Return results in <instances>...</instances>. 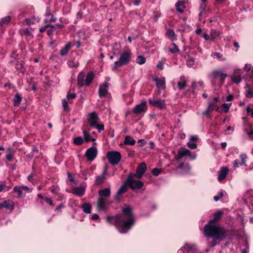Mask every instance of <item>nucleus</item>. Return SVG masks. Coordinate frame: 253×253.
Returning a JSON list of instances; mask_svg holds the SVG:
<instances>
[{
	"label": "nucleus",
	"instance_id": "1",
	"mask_svg": "<svg viewBox=\"0 0 253 253\" xmlns=\"http://www.w3.org/2000/svg\"><path fill=\"white\" fill-rule=\"evenodd\" d=\"M222 214L221 211L215 213L213 218L204 227V235L208 237L213 238L215 241H223L225 238L226 230L220 226L215 225V222L221 218Z\"/></svg>",
	"mask_w": 253,
	"mask_h": 253
},
{
	"label": "nucleus",
	"instance_id": "2",
	"mask_svg": "<svg viewBox=\"0 0 253 253\" xmlns=\"http://www.w3.org/2000/svg\"><path fill=\"white\" fill-rule=\"evenodd\" d=\"M106 221L110 224H114L121 233L126 232V208L123 210V213L116 216H108Z\"/></svg>",
	"mask_w": 253,
	"mask_h": 253
},
{
	"label": "nucleus",
	"instance_id": "3",
	"mask_svg": "<svg viewBox=\"0 0 253 253\" xmlns=\"http://www.w3.org/2000/svg\"><path fill=\"white\" fill-rule=\"evenodd\" d=\"M227 76V74L221 69H215L211 73L212 82L217 83L219 85L223 84Z\"/></svg>",
	"mask_w": 253,
	"mask_h": 253
},
{
	"label": "nucleus",
	"instance_id": "4",
	"mask_svg": "<svg viewBox=\"0 0 253 253\" xmlns=\"http://www.w3.org/2000/svg\"><path fill=\"white\" fill-rule=\"evenodd\" d=\"M94 79V74L92 72L87 73L86 75L81 72L78 76V84L81 86H89Z\"/></svg>",
	"mask_w": 253,
	"mask_h": 253
},
{
	"label": "nucleus",
	"instance_id": "5",
	"mask_svg": "<svg viewBox=\"0 0 253 253\" xmlns=\"http://www.w3.org/2000/svg\"><path fill=\"white\" fill-rule=\"evenodd\" d=\"M126 192V180L124 181L122 185L119 188L116 193L114 196L116 202H121L124 198V195Z\"/></svg>",
	"mask_w": 253,
	"mask_h": 253
},
{
	"label": "nucleus",
	"instance_id": "6",
	"mask_svg": "<svg viewBox=\"0 0 253 253\" xmlns=\"http://www.w3.org/2000/svg\"><path fill=\"white\" fill-rule=\"evenodd\" d=\"M106 157L109 162L113 165H117L121 159V155L118 151H110L107 153Z\"/></svg>",
	"mask_w": 253,
	"mask_h": 253
},
{
	"label": "nucleus",
	"instance_id": "7",
	"mask_svg": "<svg viewBox=\"0 0 253 253\" xmlns=\"http://www.w3.org/2000/svg\"><path fill=\"white\" fill-rule=\"evenodd\" d=\"M143 185L144 183L142 181L134 179L130 175L127 176V186L132 190H139L143 186Z\"/></svg>",
	"mask_w": 253,
	"mask_h": 253
},
{
	"label": "nucleus",
	"instance_id": "8",
	"mask_svg": "<svg viewBox=\"0 0 253 253\" xmlns=\"http://www.w3.org/2000/svg\"><path fill=\"white\" fill-rule=\"evenodd\" d=\"M185 156H188L193 159H195L196 157L195 154H192L189 150L181 148L179 149L177 156L175 157V159L176 161H180L181 158Z\"/></svg>",
	"mask_w": 253,
	"mask_h": 253
},
{
	"label": "nucleus",
	"instance_id": "9",
	"mask_svg": "<svg viewBox=\"0 0 253 253\" xmlns=\"http://www.w3.org/2000/svg\"><path fill=\"white\" fill-rule=\"evenodd\" d=\"M149 103L150 104L152 105L153 106L159 108L160 109H162L164 108L166 106L165 101V100L159 99H154L151 98H149L148 99Z\"/></svg>",
	"mask_w": 253,
	"mask_h": 253
},
{
	"label": "nucleus",
	"instance_id": "10",
	"mask_svg": "<svg viewBox=\"0 0 253 253\" xmlns=\"http://www.w3.org/2000/svg\"><path fill=\"white\" fill-rule=\"evenodd\" d=\"M147 166L144 162L141 163L137 167L134 176L139 179L141 178L147 170Z\"/></svg>",
	"mask_w": 253,
	"mask_h": 253
},
{
	"label": "nucleus",
	"instance_id": "11",
	"mask_svg": "<svg viewBox=\"0 0 253 253\" xmlns=\"http://www.w3.org/2000/svg\"><path fill=\"white\" fill-rule=\"evenodd\" d=\"M191 167L188 163H181L176 169V172L178 174H187L190 170Z\"/></svg>",
	"mask_w": 253,
	"mask_h": 253
},
{
	"label": "nucleus",
	"instance_id": "12",
	"mask_svg": "<svg viewBox=\"0 0 253 253\" xmlns=\"http://www.w3.org/2000/svg\"><path fill=\"white\" fill-rule=\"evenodd\" d=\"M153 80L156 82V85L158 88V94H160L161 90L164 89L165 87L166 80L164 77H155Z\"/></svg>",
	"mask_w": 253,
	"mask_h": 253
},
{
	"label": "nucleus",
	"instance_id": "13",
	"mask_svg": "<svg viewBox=\"0 0 253 253\" xmlns=\"http://www.w3.org/2000/svg\"><path fill=\"white\" fill-rule=\"evenodd\" d=\"M99 118L96 112H93L89 114L87 122L90 127H94L97 124Z\"/></svg>",
	"mask_w": 253,
	"mask_h": 253
},
{
	"label": "nucleus",
	"instance_id": "14",
	"mask_svg": "<svg viewBox=\"0 0 253 253\" xmlns=\"http://www.w3.org/2000/svg\"><path fill=\"white\" fill-rule=\"evenodd\" d=\"M135 218L133 214L131 208L127 206V230L129 229L134 224Z\"/></svg>",
	"mask_w": 253,
	"mask_h": 253
},
{
	"label": "nucleus",
	"instance_id": "15",
	"mask_svg": "<svg viewBox=\"0 0 253 253\" xmlns=\"http://www.w3.org/2000/svg\"><path fill=\"white\" fill-rule=\"evenodd\" d=\"M97 154V150L95 147L92 146L87 149L85 152V156L88 160L90 161H93Z\"/></svg>",
	"mask_w": 253,
	"mask_h": 253
},
{
	"label": "nucleus",
	"instance_id": "16",
	"mask_svg": "<svg viewBox=\"0 0 253 253\" xmlns=\"http://www.w3.org/2000/svg\"><path fill=\"white\" fill-rule=\"evenodd\" d=\"M109 86L108 82H105L99 86L98 94L100 98L105 97L108 94V89Z\"/></svg>",
	"mask_w": 253,
	"mask_h": 253
},
{
	"label": "nucleus",
	"instance_id": "17",
	"mask_svg": "<svg viewBox=\"0 0 253 253\" xmlns=\"http://www.w3.org/2000/svg\"><path fill=\"white\" fill-rule=\"evenodd\" d=\"M108 200L104 198L100 197L97 202V209L99 211H104L107 209Z\"/></svg>",
	"mask_w": 253,
	"mask_h": 253
},
{
	"label": "nucleus",
	"instance_id": "18",
	"mask_svg": "<svg viewBox=\"0 0 253 253\" xmlns=\"http://www.w3.org/2000/svg\"><path fill=\"white\" fill-rule=\"evenodd\" d=\"M126 63V52H124L121 55L120 59L115 62V65L113 67V70H116L118 68L121 67L123 64Z\"/></svg>",
	"mask_w": 253,
	"mask_h": 253
},
{
	"label": "nucleus",
	"instance_id": "19",
	"mask_svg": "<svg viewBox=\"0 0 253 253\" xmlns=\"http://www.w3.org/2000/svg\"><path fill=\"white\" fill-rule=\"evenodd\" d=\"M240 158L241 159V162L238 163V161L236 160L233 162V167L234 168H237L239 166H246V160L248 158L247 155L245 153H242L240 155Z\"/></svg>",
	"mask_w": 253,
	"mask_h": 253
},
{
	"label": "nucleus",
	"instance_id": "20",
	"mask_svg": "<svg viewBox=\"0 0 253 253\" xmlns=\"http://www.w3.org/2000/svg\"><path fill=\"white\" fill-rule=\"evenodd\" d=\"M106 174L107 169H105L101 175H97L95 177L94 184L96 186H99L101 185L104 182Z\"/></svg>",
	"mask_w": 253,
	"mask_h": 253
},
{
	"label": "nucleus",
	"instance_id": "21",
	"mask_svg": "<svg viewBox=\"0 0 253 253\" xmlns=\"http://www.w3.org/2000/svg\"><path fill=\"white\" fill-rule=\"evenodd\" d=\"M146 102L144 101L137 105L133 109V111L136 114H140L146 111Z\"/></svg>",
	"mask_w": 253,
	"mask_h": 253
},
{
	"label": "nucleus",
	"instance_id": "22",
	"mask_svg": "<svg viewBox=\"0 0 253 253\" xmlns=\"http://www.w3.org/2000/svg\"><path fill=\"white\" fill-rule=\"evenodd\" d=\"M14 204L12 201L8 200L4 201L3 202L0 203V209L3 208L8 209L9 210H12L13 209Z\"/></svg>",
	"mask_w": 253,
	"mask_h": 253
},
{
	"label": "nucleus",
	"instance_id": "23",
	"mask_svg": "<svg viewBox=\"0 0 253 253\" xmlns=\"http://www.w3.org/2000/svg\"><path fill=\"white\" fill-rule=\"evenodd\" d=\"M228 173V169L227 168H226V167L222 168L219 172V174H218V180L219 181H222L223 179H224L225 178Z\"/></svg>",
	"mask_w": 253,
	"mask_h": 253
},
{
	"label": "nucleus",
	"instance_id": "24",
	"mask_svg": "<svg viewBox=\"0 0 253 253\" xmlns=\"http://www.w3.org/2000/svg\"><path fill=\"white\" fill-rule=\"evenodd\" d=\"M85 192V188L83 186H78L73 189L72 193L78 196H82Z\"/></svg>",
	"mask_w": 253,
	"mask_h": 253
},
{
	"label": "nucleus",
	"instance_id": "25",
	"mask_svg": "<svg viewBox=\"0 0 253 253\" xmlns=\"http://www.w3.org/2000/svg\"><path fill=\"white\" fill-rule=\"evenodd\" d=\"M98 195L102 198L109 197L111 195V190L110 188H105L98 191Z\"/></svg>",
	"mask_w": 253,
	"mask_h": 253
},
{
	"label": "nucleus",
	"instance_id": "26",
	"mask_svg": "<svg viewBox=\"0 0 253 253\" xmlns=\"http://www.w3.org/2000/svg\"><path fill=\"white\" fill-rule=\"evenodd\" d=\"M83 134L84 141L86 142L94 141L96 139L95 137L91 135V133H88L86 130H84Z\"/></svg>",
	"mask_w": 253,
	"mask_h": 253
},
{
	"label": "nucleus",
	"instance_id": "27",
	"mask_svg": "<svg viewBox=\"0 0 253 253\" xmlns=\"http://www.w3.org/2000/svg\"><path fill=\"white\" fill-rule=\"evenodd\" d=\"M71 47V44L70 42L66 44L60 50L59 52L60 55L61 56H65L66 55L67 53L68 52L69 49H70Z\"/></svg>",
	"mask_w": 253,
	"mask_h": 253
},
{
	"label": "nucleus",
	"instance_id": "28",
	"mask_svg": "<svg viewBox=\"0 0 253 253\" xmlns=\"http://www.w3.org/2000/svg\"><path fill=\"white\" fill-rule=\"evenodd\" d=\"M68 65L72 68H77L79 65V61L78 58H74L68 62Z\"/></svg>",
	"mask_w": 253,
	"mask_h": 253
},
{
	"label": "nucleus",
	"instance_id": "29",
	"mask_svg": "<svg viewBox=\"0 0 253 253\" xmlns=\"http://www.w3.org/2000/svg\"><path fill=\"white\" fill-rule=\"evenodd\" d=\"M169 51L174 54L178 52L179 49L175 43H171L169 47Z\"/></svg>",
	"mask_w": 253,
	"mask_h": 253
},
{
	"label": "nucleus",
	"instance_id": "30",
	"mask_svg": "<svg viewBox=\"0 0 253 253\" xmlns=\"http://www.w3.org/2000/svg\"><path fill=\"white\" fill-rule=\"evenodd\" d=\"M166 36L169 38L171 41H174L176 39V37L175 32L173 30L169 29L166 33Z\"/></svg>",
	"mask_w": 253,
	"mask_h": 253
},
{
	"label": "nucleus",
	"instance_id": "31",
	"mask_svg": "<svg viewBox=\"0 0 253 253\" xmlns=\"http://www.w3.org/2000/svg\"><path fill=\"white\" fill-rule=\"evenodd\" d=\"M207 5V0H201L200 5L199 7V10H200V15L205 11Z\"/></svg>",
	"mask_w": 253,
	"mask_h": 253
},
{
	"label": "nucleus",
	"instance_id": "32",
	"mask_svg": "<svg viewBox=\"0 0 253 253\" xmlns=\"http://www.w3.org/2000/svg\"><path fill=\"white\" fill-rule=\"evenodd\" d=\"M226 195V192L225 191L223 190H220L217 195L216 196H214L213 197V200L217 202L219 201V200L221 199V198L224 197Z\"/></svg>",
	"mask_w": 253,
	"mask_h": 253
},
{
	"label": "nucleus",
	"instance_id": "33",
	"mask_svg": "<svg viewBox=\"0 0 253 253\" xmlns=\"http://www.w3.org/2000/svg\"><path fill=\"white\" fill-rule=\"evenodd\" d=\"M213 110L218 111V108L216 109H214L213 108L211 107V106H208L207 110L203 112V115L205 116H207L208 117H210L211 114Z\"/></svg>",
	"mask_w": 253,
	"mask_h": 253
},
{
	"label": "nucleus",
	"instance_id": "34",
	"mask_svg": "<svg viewBox=\"0 0 253 253\" xmlns=\"http://www.w3.org/2000/svg\"><path fill=\"white\" fill-rule=\"evenodd\" d=\"M7 153V154L6 155V158L8 161L10 162L13 157L14 151L11 148H8Z\"/></svg>",
	"mask_w": 253,
	"mask_h": 253
},
{
	"label": "nucleus",
	"instance_id": "35",
	"mask_svg": "<svg viewBox=\"0 0 253 253\" xmlns=\"http://www.w3.org/2000/svg\"><path fill=\"white\" fill-rule=\"evenodd\" d=\"M22 98L19 94H16L13 99L14 105L18 106L21 101Z\"/></svg>",
	"mask_w": 253,
	"mask_h": 253
},
{
	"label": "nucleus",
	"instance_id": "36",
	"mask_svg": "<svg viewBox=\"0 0 253 253\" xmlns=\"http://www.w3.org/2000/svg\"><path fill=\"white\" fill-rule=\"evenodd\" d=\"M82 207L83 211L85 213H90L91 206L89 204L84 203L82 205Z\"/></svg>",
	"mask_w": 253,
	"mask_h": 253
},
{
	"label": "nucleus",
	"instance_id": "37",
	"mask_svg": "<svg viewBox=\"0 0 253 253\" xmlns=\"http://www.w3.org/2000/svg\"><path fill=\"white\" fill-rule=\"evenodd\" d=\"M13 190L15 192L18 193V197L20 198H23L24 196V194L23 193V190L20 186H15L13 188Z\"/></svg>",
	"mask_w": 253,
	"mask_h": 253
},
{
	"label": "nucleus",
	"instance_id": "38",
	"mask_svg": "<svg viewBox=\"0 0 253 253\" xmlns=\"http://www.w3.org/2000/svg\"><path fill=\"white\" fill-rule=\"evenodd\" d=\"M74 143L77 145H80L82 144L84 142V138L81 136H78L74 138Z\"/></svg>",
	"mask_w": 253,
	"mask_h": 253
},
{
	"label": "nucleus",
	"instance_id": "39",
	"mask_svg": "<svg viewBox=\"0 0 253 253\" xmlns=\"http://www.w3.org/2000/svg\"><path fill=\"white\" fill-rule=\"evenodd\" d=\"M194 245L186 244L181 248V250L188 252L191 251L194 248Z\"/></svg>",
	"mask_w": 253,
	"mask_h": 253
},
{
	"label": "nucleus",
	"instance_id": "40",
	"mask_svg": "<svg viewBox=\"0 0 253 253\" xmlns=\"http://www.w3.org/2000/svg\"><path fill=\"white\" fill-rule=\"evenodd\" d=\"M211 56L216 57L217 59L222 61L226 60V58L223 57L222 55L217 52H213L211 54Z\"/></svg>",
	"mask_w": 253,
	"mask_h": 253
},
{
	"label": "nucleus",
	"instance_id": "41",
	"mask_svg": "<svg viewBox=\"0 0 253 253\" xmlns=\"http://www.w3.org/2000/svg\"><path fill=\"white\" fill-rule=\"evenodd\" d=\"M192 86L193 89H201L203 87V84L201 82H193Z\"/></svg>",
	"mask_w": 253,
	"mask_h": 253
},
{
	"label": "nucleus",
	"instance_id": "42",
	"mask_svg": "<svg viewBox=\"0 0 253 253\" xmlns=\"http://www.w3.org/2000/svg\"><path fill=\"white\" fill-rule=\"evenodd\" d=\"M245 88H247L246 90V96L248 97H253V88L247 85Z\"/></svg>",
	"mask_w": 253,
	"mask_h": 253
},
{
	"label": "nucleus",
	"instance_id": "43",
	"mask_svg": "<svg viewBox=\"0 0 253 253\" xmlns=\"http://www.w3.org/2000/svg\"><path fill=\"white\" fill-rule=\"evenodd\" d=\"M186 86V81L182 79H180V81L178 82V86L179 90H182L184 89L185 87Z\"/></svg>",
	"mask_w": 253,
	"mask_h": 253
},
{
	"label": "nucleus",
	"instance_id": "44",
	"mask_svg": "<svg viewBox=\"0 0 253 253\" xmlns=\"http://www.w3.org/2000/svg\"><path fill=\"white\" fill-rule=\"evenodd\" d=\"M210 36L211 39L214 40L219 36V33L215 30H211L210 33Z\"/></svg>",
	"mask_w": 253,
	"mask_h": 253
},
{
	"label": "nucleus",
	"instance_id": "45",
	"mask_svg": "<svg viewBox=\"0 0 253 253\" xmlns=\"http://www.w3.org/2000/svg\"><path fill=\"white\" fill-rule=\"evenodd\" d=\"M218 101V98L214 97L213 98V100L212 101L209 103L208 106H211V107L213 108L214 109H216L217 108H218L216 105V103Z\"/></svg>",
	"mask_w": 253,
	"mask_h": 253
},
{
	"label": "nucleus",
	"instance_id": "46",
	"mask_svg": "<svg viewBox=\"0 0 253 253\" xmlns=\"http://www.w3.org/2000/svg\"><path fill=\"white\" fill-rule=\"evenodd\" d=\"M23 64L22 62H18L15 65V68L19 71L20 72L23 73L24 72V70L23 69Z\"/></svg>",
	"mask_w": 253,
	"mask_h": 253
},
{
	"label": "nucleus",
	"instance_id": "47",
	"mask_svg": "<svg viewBox=\"0 0 253 253\" xmlns=\"http://www.w3.org/2000/svg\"><path fill=\"white\" fill-rule=\"evenodd\" d=\"M146 62V58L143 56H138L136 60V62L138 64H143Z\"/></svg>",
	"mask_w": 253,
	"mask_h": 253
},
{
	"label": "nucleus",
	"instance_id": "48",
	"mask_svg": "<svg viewBox=\"0 0 253 253\" xmlns=\"http://www.w3.org/2000/svg\"><path fill=\"white\" fill-rule=\"evenodd\" d=\"M195 59L193 57H189L186 62L187 65L189 67H192L194 65Z\"/></svg>",
	"mask_w": 253,
	"mask_h": 253
},
{
	"label": "nucleus",
	"instance_id": "49",
	"mask_svg": "<svg viewBox=\"0 0 253 253\" xmlns=\"http://www.w3.org/2000/svg\"><path fill=\"white\" fill-rule=\"evenodd\" d=\"M180 4H181V5L184 4V2H183L182 1H178L176 3L175 6L176 7V9H177V11H178L180 13H183L184 10L182 8H181L180 7Z\"/></svg>",
	"mask_w": 253,
	"mask_h": 253
},
{
	"label": "nucleus",
	"instance_id": "50",
	"mask_svg": "<svg viewBox=\"0 0 253 253\" xmlns=\"http://www.w3.org/2000/svg\"><path fill=\"white\" fill-rule=\"evenodd\" d=\"M231 106V103H223L221 105V108L223 110L224 112H227L230 108Z\"/></svg>",
	"mask_w": 253,
	"mask_h": 253
},
{
	"label": "nucleus",
	"instance_id": "51",
	"mask_svg": "<svg viewBox=\"0 0 253 253\" xmlns=\"http://www.w3.org/2000/svg\"><path fill=\"white\" fill-rule=\"evenodd\" d=\"M232 81L236 84H239L241 82V77L240 76H235L232 77Z\"/></svg>",
	"mask_w": 253,
	"mask_h": 253
},
{
	"label": "nucleus",
	"instance_id": "52",
	"mask_svg": "<svg viewBox=\"0 0 253 253\" xmlns=\"http://www.w3.org/2000/svg\"><path fill=\"white\" fill-rule=\"evenodd\" d=\"M11 17L9 16L4 17L1 19V24H7L10 22Z\"/></svg>",
	"mask_w": 253,
	"mask_h": 253
},
{
	"label": "nucleus",
	"instance_id": "53",
	"mask_svg": "<svg viewBox=\"0 0 253 253\" xmlns=\"http://www.w3.org/2000/svg\"><path fill=\"white\" fill-rule=\"evenodd\" d=\"M21 34L26 36H31L32 35L31 31L29 28H26L21 30Z\"/></svg>",
	"mask_w": 253,
	"mask_h": 253
},
{
	"label": "nucleus",
	"instance_id": "54",
	"mask_svg": "<svg viewBox=\"0 0 253 253\" xmlns=\"http://www.w3.org/2000/svg\"><path fill=\"white\" fill-rule=\"evenodd\" d=\"M68 104V102H67L66 99H64L62 100V105L65 111H68L69 110Z\"/></svg>",
	"mask_w": 253,
	"mask_h": 253
},
{
	"label": "nucleus",
	"instance_id": "55",
	"mask_svg": "<svg viewBox=\"0 0 253 253\" xmlns=\"http://www.w3.org/2000/svg\"><path fill=\"white\" fill-rule=\"evenodd\" d=\"M187 145L191 149H196L197 147L196 143L191 141H189L188 142Z\"/></svg>",
	"mask_w": 253,
	"mask_h": 253
},
{
	"label": "nucleus",
	"instance_id": "56",
	"mask_svg": "<svg viewBox=\"0 0 253 253\" xmlns=\"http://www.w3.org/2000/svg\"><path fill=\"white\" fill-rule=\"evenodd\" d=\"M135 143V141L132 137L127 136V145H133Z\"/></svg>",
	"mask_w": 253,
	"mask_h": 253
},
{
	"label": "nucleus",
	"instance_id": "57",
	"mask_svg": "<svg viewBox=\"0 0 253 253\" xmlns=\"http://www.w3.org/2000/svg\"><path fill=\"white\" fill-rule=\"evenodd\" d=\"M49 28H50V29H49L47 30V33L48 36H50L52 34L53 32L54 31V30L55 29V27L54 26L50 25V26H49Z\"/></svg>",
	"mask_w": 253,
	"mask_h": 253
},
{
	"label": "nucleus",
	"instance_id": "58",
	"mask_svg": "<svg viewBox=\"0 0 253 253\" xmlns=\"http://www.w3.org/2000/svg\"><path fill=\"white\" fill-rule=\"evenodd\" d=\"M161 172V169L157 168H155L153 169L152 173L155 176L159 175Z\"/></svg>",
	"mask_w": 253,
	"mask_h": 253
},
{
	"label": "nucleus",
	"instance_id": "59",
	"mask_svg": "<svg viewBox=\"0 0 253 253\" xmlns=\"http://www.w3.org/2000/svg\"><path fill=\"white\" fill-rule=\"evenodd\" d=\"M96 127L99 132H100L102 130L104 129V125L103 124H96L95 126H94Z\"/></svg>",
	"mask_w": 253,
	"mask_h": 253
},
{
	"label": "nucleus",
	"instance_id": "60",
	"mask_svg": "<svg viewBox=\"0 0 253 253\" xmlns=\"http://www.w3.org/2000/svg\"><path fill=\"white\" fill-rule=\"evenodd\" d=\"M76 97V95L75 93H68L66 98L67 100L72 99Z\"/></svg>",
	"mask_w": 253,
	"mask_h": 253
},
{
	"label": "nucleus",
	"instance_id": "61",
	"mask_svg": "<svg viewBox=\"0 0 253 253\" xmlns=\"http://www.w3.org/2000/svg\"><path fill=\"white\" fill-rule=\"evenodd\" d=\"M21 187V188L22 189V190L23 191H26V192H31L32 191L31 189H30L28 186H25V185H22V186H20Z\"/></svg>",
	"mask_w": 253,
	"mask_h": 253
},
{
	"label": "nucleus",
	"instance_id": "62",
	"mask_svg": "<svg viewBox=\"0 0 253 253\" xmlns=\"http://www.w3.org/2000/svg\"><path fill=\"white\" fill-rule=\"evenodd\" d=\"M82 130L83 132H84V130H86L88 133H91V129L86 125L82 126Z\"/></svg>",
	"mask_w": 253,
	"mask_h": 253
},
{
	"label": "nucleus",
	"instance_id": "63",
	"mask_svg": "<svg viewBox=\"0 0 253 253\" xmlns=\"http://www.w3.org/2000/svg\"><path fill=\"white\" fill-rule=\"evenodd\" d=\"M247 113L250 115L252 117H253V108H251L250 107L248 106L247 108Z\"/></svg>",
	"mask_w": 253,
	"mask_h": 253
},
{
	"label": "nucleus",
	"instance_id": "64",
	"mask_svg": "<svg viewBox=\"0 0 253 253\" xmlns=\"http://www.w3.org/2000/svg\"><path fill=\"white\" fill-rule=\"evenodd\" d=\"M44 200L46 203L48 204L50 206H53V202L51 198L46 197Z\"/></svg>",
	"mask_w": 253,
	"mask_h": 253
}]
</instances>
